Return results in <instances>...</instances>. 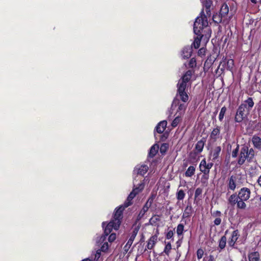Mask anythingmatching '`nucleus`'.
Here are the masks:
<instances>
[{
  "mask_svg": "<svg viewBox=\"0 0 261 261\" xmlns=\"http://www.w3.org/2000/svg\"><path fill=\"white\" fill-rule=\"evenodd\" d=\"M247 161V163H256L255 150L253 148L249 147L247 145H243L240 151L238 160V164L242 165Z\"/></svg>",
  "mask_w": 261,
  "mask_h": 261,
  "instance_id": "1",
  "label": "nucleus"
},
{
  "mask_svg": "<svg viewBox=\"0 0 261 261\" xmlns=\"http://www.w3.org/2000/svg\"><path fill=\"white\" fill-rule=\"evenodd\" d=\"M208 25L207 16L202 11L200 16L196 18L193 27L194 33L197 36L202 37L203 30Z\"/></svg>",
  "mask_w": 261,
  "mask_h": 261,
  "instance_id": "2",
  "label": "nucleus"
},
{
  "mask_svg": "<svg viewBox=\"0 0 261 261\" xmlns=\"http://www.w3.org/2000/svg\"><path fill=\"white\" fill-rule=\"evenodd\" d=\"M187 84L183 83V82L178 81L177 84V93L176 97L179 98L184 102H186L189 99V96L186 91L187 88Z\"/></svg>",
  "mask_w": 261,
  "mask_h": 261,
  "instance_id": "3",
  "label": "nucleus"
},
{
  "mask_svg": "<svg viewBox=\"0 0 261 261\" xmlns=\"http://www.w3.org/2000/svg\"><path fill=\"white\" fill-rule=\"evenodd\" d=\"M246 107L244 105H241L237 110L234 121L236 122L240 123L247 117L249 113L246 112Z\"/></svg>",
  "mask_w": 261,
  "mask_h": 261,
  "instance_id": "4",
  "label": "nucleus"
},
{
  "mask_svg": "<svg viewBox=\"0 0 261 261\" xmlns=\"http://www.w3.org/2000/svg\"><path fill=\"white\" fill-rule=\"evenodd\" d=\"M213 166V163L212 162L207 163L205 159L201 160L199 164L200 171L202 172L204 175L205 178L207 180L208 178V174L210 170Z\"/></svg>",
  "mask_w": 261,
  "mask_h": 261,
  "instance_id": "5",
  "label": "nucleus"
},
{
  "mask_svg": "<svg viewBox=\"0 0 261 261\" xmlns=\"http://www.w3.org/2000/svg\"><path fill=\"white\" fill-rule=\"evenodd\" d=\"M116 224L115 223L111 220L105 228V235L101 236L98 241H97V243L99 244L103 243L106 239V237L111 233L113 229L115 230L118 229L119 227L115 228Z\"/></svg>",
  "mask_w": 261,
  "mask_h": 261,
  "instance_id": "6",
  "label": "nucleus"
},
{
  "mask_svg": "<svg viewBox=\"0 0 261 261\" xmlns=\"http://www.w3.org/2000/svg\"><path fill=\"white\" fill-rule=\"evenodd\" d=\"M123 210L124 208L122 206L115 210L113 218L112 220V221L116 224L115 225V228L119 227L120 226L121 222V220L122 218V215Z\"/></svg>",
  "mask_w": 261,
  "mask_h": 261,
  "instance_id": "7",
  "label": "nucleus"
},
{
  "mask_svg": "<svg viewBox=\"0 0 261 261\" xmlns=\"http://www.w3.org/2000/svg\"><path fill=\"white\" fill-rule=\"evenodd\" d=\"M138 232V229L135 228L131 233V236L128 240L126 244L123 247L124 253H126L131 247L135 238H136Z\"/></svg>",
  "mask_w": 261,
  "mask_h": 261,
  "instance_id": "8",
  "label": "nucleus"
},
{
  "mask_svg": "<svg viewBox=\"0 0 261 261\" xmlns=\"http://www.w3.org/2000/svg\"><path fill=\"white\" fill-rule=\"evenodd\" d=\"M176 106H178V109L177 110V112L179 113V115L180 116L181 115H183L184 113L185 112V110L187 108V105L185 103V102L183 103H180L178 99L175 98L172 102L171 107L174 108V107H176Z\"/></svg>",
  "mask_w": 261,
  "mask_h": 261,
  "instance_id": "9",
  "label": "nucleus"
},
{
  "mask_svg": "<svg viewBox=\"0 0 261 261\" xmlns=\"http://www.w3.org/2000/svg\"><path fill=\"white\" fill-rule=\"evenodd\" d=\"M251 191L247 188H242L238 193L239 198L242 200H247L250 197Z\"/></svg>",
  "mask_w": 261,
  "mask_h": 261,
  "instance_id": "10",
  "label": "nucleus"
},
{
  "mask_svg": "<svg viewBox=\"0 0 261 261\" xmlns=\"http://www.w3.org/2000/svg\"><path fill=\"white\" fill-rule=\"evenodd\" d=\"M148 167L147 165H142L141 166H137L135 168L134 172L137 175L144 176V175L147 172Z\"/></svg>",
  "mask_w": 261,
  "mask_h": 261,
  "instance_id": "11",
  "label": "nucleus"
},
{
  "mask_svg": "<svg viewBox=\"0 0 261 261\" xmlns=\"http://www.w3.org/2000/svg\"><path fill=\"white\" fill-rule=\"evenodd\" d=\"M158 241V235L154 234L152 236H151L150 239H149L147 245V248L148 249H152L154 247V245Z\"/></svg>",
  "mask_w": 261,
  "mask_h": 261,
  "instance_id": "12",
  "label": "nucleus"
},
{
  "mask_svg": "<svg viewBox=\"0 0 261 261\" xmlns=\"http://www.w3.org/2000/svg\"><path fill=\"white\" fill-rule=\"evenodd\" d=\"M212 216L215 218L214 221V224L216 225H219L221 223V212L219 211H215L212 214Z\"/></svg>",
  "mask_w": 261,
  "mask_h": 261,
  "instance_id": "13",
  "label": "nucleus"
},
{
  "mask_svg": "<svg viewBox=\"0 0 261 261\" xmlns=\"http://www.w3.org/2000/svg\"><path fill=\"white\" fill-rule=\"evenodd\" d=\"M228 189L231 191H234L236 188V177L231 176L228 179Z\"/></svg>",
  "mask_w": 261,
  "mask_h": 261,
  "instance_id": "14",
  "label": "nucleus"
},
{
  "mask_svg": "<svg viewBox=\"0 0 261 261\" xmlns=\"http://www.w3.org/2000/svg\"><path fill=\"white\" fill-rule=\"evenodd\" d=\"M241 105H244L246 107L247 113H249L254 106V102L251 97H249L247 100H245Z\"/></svg>",
  "mask_w": 261,
  "mask_h": 261,
  "instance_id": "15",
  "label": "nucleus"
},
{
  "mask_svg": "<svg viewBox=\"0 0 261 261\" xmlns=\"http://www.w3.org/2000/svg\"><path fill=\"white\" fill-rule=\"evenodd\" d=\"M252 142L254 147L261 150V138L257 136H253L252 138Z\"/></svg>",
  "mask_w": 261,
  "mask_h": 261,
  "instance_id": "16",
  "label": "nucleus"
},
{
  "mask_svg": "<svg viewBox=\"0 0 261 261\" xmlns=\"http://www.w3.org/2000/svg\"><path fill=\"white\" fill-rule=\"evenodd\" d=\"M239 236V231L238 230H234L232 234L230 239L228 241L229 246H233L237 240H238Z\"/></svg>",
  "mask_w": 261,
  "mask_h": 261,
  "instance_id": "17",
  "label": "nucleus"
},
{
  "mask_svg": "<svg viewBox=\"0 0 261 261\" xmlns=\"http://www.w3.org/2000/svg\"><path fill=\"white\" fill-rule=\"evenodd\" d=\"M167 122L166 121L164 120L161 121L158 124V125L155 127L156 131L159 134L163 133V132L164 131L167 126Z\"/></svg>",
  "mask_w": 261,
  "mask_h": 261,
  "instance_id": "18",
  "label": "nucleus"
},
{
  "mask_svg": "<svg viewBox=\"0 0 261 261\" xmlns=\"http://www.w3.org/2000/svg\"><path fill=\"white\" fill-rule=\"evenodd\" d=\"M221 150V148L220 146H216L211 151V155L212 157V161H214L218 159Z\"/></svg>",
  "mask_w": 261,
  "mask_h": 261,
  "instance_id": "19",
  "label": "nucleus"
},
{
  "mask_svg": "<svg viewBox=\"0 0 261 261\" xmlns=\"http://www.w3.org/2000/svg\"><path fill=\"white\" fill-rule=\"evenodd\" d=\"M193 73V71L192 70H189L187 71L182 76V78L179 80V81L180 82H183V83H186L187 84V83L191 79Z\"/></svg>",
  "mask_w": 261,
  "mask_h": 261,
  "instance_id": "20",
  "label": "nucleus"
},
{
  "mask_svg": "<svg viewBox=\"0 0 261 261\" xmlns=\"http://www.w3.org/2000/svg\"><path fill=\"white\" fill-rule=\"evenodd\" d=\"M193 212V209L191 204L188 205L185 208L184 213L182 214V218H189L190 217Z\"/></svg>",
  "mask_w": 261,
  "mask_h": 261,
  "instance_id": "21",
  "label": "nucleus"
},
{
  "mask_svg": "<svg viewBox=\"0 0 261 261\" xmlns=\"http://www.w3.org/2000/svg\"><path fill=\"white\" fill-rule=\"evenodd\" d=\"M220 133V127L219 126H217V127L213 129L212 130L211 135H210V138L216 141L219 136Z\"/></svg>",
  "mask_w": 261,
  "mask_h": 261,
  "instance_id": "22",
  "label": "nucleus"
},
{
  "mask_svg": "<svg viewBox=\"0 0 261 261\" xmlns=\"http://www.w3.org/2000/svg\"><path fill=\"white\" fill-rule=\"evenodd\" d=\"M202 3L205 8L206 15H211V10L210 8L212 4V1L211 0H202Z\"/></svg>",
  "mask_w": 261,
  "mask_h": 261,
  "instance_id": "23",
  "label": "nucleus"
},
{
  "mask_svg": "<svg viewBox=\"0 0 261 261\" xmlns=\"http://www.w3.org/2000/svg\"><path fill=\"white\" fill-rule=\"evenodd\" d=\"M192 54V48L189 46L184 48L182 51V57L184 59L190 58Z\"/></svg>",
  "mask_w": 261,
  "mask_h": 261,
  "instance_id": "24",
  "label": "nucleus"
},
{
  "mask_svg": "<svg viewBox=\"0 0 261 261\" xmlns=\"http://www.w3.org/2000/svg\"><path fill=\"white\" fill-rule=\"evenodd\" d=\"M137 194H138V193L136 192L135 190H133L132 191V192L128 195L126 202L124 203V206L125 207L128 206L132 204L131 201L136 196Z\"/></svg>",
  "mask_w": 261,
  "mask_h": 261,
  "instance_id": "25",
  "label": "nucleus"
},
{
  "mask_svg": "<svg viewBox=\"0 0 261 261\" xmlns=\"http://www.w3.org/2000/svg\"><path fill=\"white\" fill-rule=\"evenodd\" d=\"M137 194H138V193L136 192L135 190H133L132 191V192L128 195L126 202L124 203V206L125 207L128 206L132 204L131 201L136 196Z\"/></svg>",
  "mask_w": 261,
  "mask_h": 261,
  "instance_id": "26",
  "label": "nucleus"
},
{
  "mask_svg": "<svg viewBox=\"0 0 261 261\" xmlns=\"http://www.w3.org/2000/svg\"><path fill=\"white\" fill-rule=\"evenodd\" d=\"M137 194H138V193L136 192L135 190H133L132 191V192L128 195L126 202L124 203V206L125 207L128 206L132 204L131 201L136 196Z\"/></svg>",
  "mask_w": 261,
  "mask_h": 261,
  "instance_id": "27",
  "label": "nucleus"
},
{
  "mask_svg": "<svg viewBox=\"0 0 261 261\" xmlns=\"http://www.w3.org/2000/svg\"><path fill=\"white\" fill-rule=\"evenodd\" d=\"M239 199L238 195H237L235 194H233L229 197L228 201L229 204L232 206H233L237 203Z\"/></svg>",
  "mask_w": 261,
  "mask_h": 261,
  "instance_id": "28",
  "label": "nucleus"
},
{
  "mask_svg": "<svg viewBox=\"0 0 261 261\" xmlns=\"http://www.w3.org/2000/svg\"><path fill=\"white\" fill-rule=\"evenodd\" d=\"M229 11V8L227 4H224L221 6L220 14V15L223 16V17H225L226 16V15L228 14Z\"/></svg>",
  "mask_w": 261,
  "mask_h": 261,
  "instance_id": "29",
  "label": "nucleus"
},
{
  "mask_svg": "<svg viewBox=\"0 0 261 261\" xmlns=\"http://www.w3.org/2000/svg\"><path fill=\"white\" fill-rule=\"evenodd\" d=\"M204 143L205 141L202 140L198 141L196 143L195 146V149L198 153H200L202 151Z\"/></svg>",
  "mask_w": 261,
  "mask_h": 261,
  "instance_id": "30",
  "label": "nucleus"
},
{
  "mask_svg": "<svg viewBox=\"0 0 261 261\" xmlns=\"http://www.w3.org/2000/svg\"><path fill=\"white\" fill-rule=\"evenodd\" d=\"M248 257L249 261H258L259 255L257 252H252L249 254Z\"/></svg>",
  "mask_w": 261,
  "mask_h": 261,
  "instance_id": "31",
  "label": "nucleus"
},
{
  "mask_svg": "<svg viewBox=\"0 0 261 261\" xmlns=\"http://www.w3.org/2000/svg\"><path fill=\"white\" fill-rule=\"evenodd\" d=\"M149 207V205H148V203L147 202L140 212L138 216V219H140L144 216L145 213L148 210Z\"/></svg>",
  "mask_w": 261,
  "mask_h": 261,
  "instance_id": "32",
  "label": "nucleus"
},
{
  "mask_svg": "<svg viewBox=\"0 0 261 261\" xmlns=\"http://www.w3.org/2000/svg\"><path fill=\"white\" fill-rule=\"evenodd\" d=\"M195 168L193 166H190L185 172V175L187 177H191L195 173Z\"/></svg>",
  "mask_w": 261,
  "mask_h": 261,
  "instance_id": "33",
  "label": "nucleus"
},
{
  "mask_svg": "<svg viewBox=\"0 0 261 261\" xmlns=\"http://www.w3.org/2000/svg\"><path fill=\"white\" fill-rule=\"evenodd\" d=\"M226 68L227 70H231L233 67L234 61L232 59L227 60L226 59Z\"/></svg>",
  "mask_w": 261,
  "mask_h": 261,
  "instance_id": "34",
  "label": "nucleus"
},
{
  "mask_svg": "<svg viewBox=\"0 0 261 261\" xmlns=\"http://www.w3.org/2000/svg\"><path fill=\"white\" fill-rule=\"evenodd\" d=\"M227 238L225 236H222L219 241V247L221 249H223L226 246Z\"/></svg>",
  "mask_w": 261,
  "mask_h": 261,
  "instance_id": "35",
  "label": "nucleus"
},
{
  "mask_svg": "<svg viewBox=\"0 0 261 261\" xmlns=\"http://www.w3.org/2000/svg\"><path fill=\"white\" fill-rule=\"evenodd\" d=\"M245 200H242L239 199L238 202L236 203L237 207L243 210L245 209V208L246 207V204L245 203Z\"/></svg>",
  "mask_w": 261,
  "mask_h": 261,
  "instance_id": "36",
  "label": "nucleus"
},
{
  "mask_svg": "<svg viewBox=\"0 0 261 261\" xmlns=\"http://www.w3.org/2000/svg\"><path fill=\"white\" fill-rule=\"evenodd\" d=\"M202 37L197 36V37L195 38L194 42L193 43V45L195 48H198L199 47Z\"/></svg>",
  "mask_w": 261,
  "mask_h": 261,
  "instance_id": "37",
  "label": "nucleus"
},
{
  "mask_svg": "<svg viewBox=\"0 0 261 261\" xmlns=\"http://www.w3.org/2000/svg\"><path fill=\"white\" fill-rule=\"evenodd\" d=\"M160 221V217L159 215H154L149 220V223L151 225H156L157 222Z\"/></svg>",
  "mask_w": 261,
  "mask_h": 261,
  "instance_id": "38",
  "label": "nucleus"
},
{
  "mask_svg": "<svg viewBox=\"0 0 261 261\" xmlns=\"http://www.w3.org/2000/svg\"><path fill=\"white\" fill-rule=\"evenodd\" d=\"M158 148L159 147L156 146L155 145H153L151 147L149 151V156L150 157H153L158 152Z\"/></svg>",
  "mask_w": 261,
  "mask_h": 261,
  "instance_id": "39",
  "label": "nucleus"
},
{
  "mask_svg": "<svg viewBox=\"0 0 261 261\" xmlns=\"http://www.w3.org/2000/svg\"><path fill=\"white\" fill-rule=\"evenodd\" d=\"M185 193L182 190H179L176 193V198L178 200H183L185 197Z\"/></svg>",
  "mask_w": 261,
  "mask_h": 261,
  "instance_id": "40",
  "label": "nucleus"
},
{
  "mask_svg": "<svg viewBox=\"0 0 261 261\" xmlns=\"http://www.w3.org/2000/svg\"><path fill=\"white\" fill-rule=\"evenodd\" d=\"M227 111V108L225 107H223L220 112L219 115V120L220 121H222V120L224 118L225 114Z\"/></svg>",
  "mask_w": 261,
  "mask_h": 261,
  "instance_id": "41",
  "label": "nucleus"
},
{
  "mask_svg": "<svg viewBox=\"0 0 261 261\" xmlns=\"http://www.w3.org/2000/svg\"><path fill=\"white\" fill-rule=\"evenodd\" d=\"M223 17L220 15V14L218 15L217 14L214 15L213 16V21L217 23H219L222 21V18Z\"/></svg>",
  "mask_w": 261,
  "mask_h": 261,
  "instance_id": "42",
  "label": "nucleus"
},
{
  "mask_svg": "<svg viewBox=\"0 0 261 261\" xmlns=\"http://www.w3.org/2000/svg\"><path fill=\"white\" fill-rule=\"evenodd\" d=\"M184 226L182 224H179L177 225L176 232L178 236L181 235L183 233Z\"/></svg>",
  "mask_w": 261,
  "mask_h": 261,
  "instance_id": "43",
  "label": "nucleus"
},
{
  "mask_svg": "<svg viewBox=\"0 0 261 261\" xmlns=\"http://www.w3.org/2000/svg\"><path fill=\"white\" fill-rule=\"evenodd\" d=\"M180 120H181L180 116L179 115L177 117H176L174 118V119L173 120V121L171 123L172 126L173 127H176L178 125L179 122L180 121Z\"/></svg>",
  "mask_w": 261,
  "mask_h": 261,
  "instance_id": "44",
  "label": "nucleus"
},
{
  "mask_svg": "<svg viewBox=\"0 0 261 261\" xmlns=\"http://www.w3.org/2000/svg\"><path fill=\"white\" fill-rule=\"evenodd\" d=\"M226 58H225V59L223 60V61L222 62H221V63L218 67V68L220 69L221 70V71H223L224 70L226 69Z\"/></svg>",
  "mask_w": 261,
  "mask_h": 261,
  "instance_id": "45",
  "label": "nucleus"
},
{
  "mask_svg": "<svg viewBox=\"0 0 261 261\" xmlns=\"http://www.w3.org/2000/svg\"><path fill=\"white\" fill-rule=\"evenodd\" d=\"M168 148V144L167 143H164L162 144L160 147V152L161 153H165Z\"/></svg>",
  "mask_w": 261,
  "mask_h": 261,
  "instance_id": "46",
  "label": "nucleus"
},
{
  "mask_svg": "<svg viewBox=\"0 0 261 261\" xmlns=\"http://www.w3.org/2000/svg\"><path fill=\"white\" fill-rule=\"evenodd\" d=\"M171 249V244L170 243H168L164 248V252L168 255Z\"/></svg>",
  "mask_w": 261,
  "mask_h": 261,
  "instance_id": "47",
  "label": "nucleus"
},
{
  "mask_svg": "<svg viewBox=\"0 0 261 261\" xmlns=\"http://www.w3.org/2000/svg\"><path fill=\"white\" fill-rule=\"evenodd\" d=\"M144 187V185L143 182H141L139 184V186L138 187H136V188H134L133 190L136 191V192L138 194L140 193Z\"/></svg>",
  "mask_w": 261,
  "mask_h": 261,
  "instance_id": "48",
  "label": "nucleus"
},
{
  "mask_svg": "<svg viewBox=\"0 0 261 261\" xmlns=\"http://www.w3.org/2000/svg\"><path fill=\"white\" fill-rule=\"evenodd\" d=\"M196 254H197V258L198 259H200L203 257V254H204V251L202 249L200 248L197 250Z\"/></svg>",
  "mask_w": 261,
  "mask_h": 261,
  "instance_id": "49",
  "label": "nucleus"
},
{
  "mask_svg": "<svg viewBox=\"0 0 261 261\" xmlns=\"http://www.w3.org/2000/svg\"><path fill=\"white\" fill-rule=\"evenodd\" d=\"M239 151V145H237L236 149H234L232 151V154H231L232 157L234 158H236L238 155Z\"/></svg>",
  "mask_w": 261,
  "mask_h": 261,
  "instance_id": "50",
  "label": "nucleus"
},
{
  "mask_svg": "<svg viewBox=\"0 0 261 261\" xmlns=\"http://www.w3.org/2000/svg\"><path fill=\"white\" fill-rule=\"evenodd\" d=\"M202 193V189L200 188H198L196 189L195 192V196L194 198L195 199H196L199 196L201 195Z\"/></svg>",
  "mask_w": 261,
  "mask_h": 261,
  "instance_id": "51",
  "label": "nucleus"
},
{
  "mask_svg": "<svg viewBox=\"0 0 261 261\" xmlns=\"http://www.w3.org/2000/svg\"><path fill=\"white\" fill-rule=\"evenodd\" d=\"M108 248H109L108 243L107 242H105L103 243V244L102 245V246L101 247L100 249H99V250H101V251L105 252L108 249Z\"/></svg>",
  "mask_w": 261,
  "mask_h": 261,
  "instance_id": "52",
  "label": "nucleus"
},
{
  "mask_svg": "<svg viewBox=\"0 0 261 261\" xmlns=\"http://www.w3.org/2000/svg\"><path fill=\"white\" fill-rule=\"evenodd\" d=\"M100 254H101V250H97L96 253L94 255V258L93 259V261H97L100 256Z\"/></svg>",
  "mask_w": 261,
  "mask_h": 261,
  "instance_id": "53",
  "label": "nucleus"
},
{
  "mask_svg": "<svg viewBox=\"0 0 261 261\" xmlns=\"http://www.w3.org/2000/svg\"><path fill=\"white\" fill-rule=\"evenodd\" d=\"M116 238V236L115 233H111L110 236L109 237L108 240L110 242H113L115 240Z\"/></svg>",
  "mask_w": 261,
  "mask_h": 261,
  "instance_id": "54",
  "label": "nucleus"
},
{
  "mask_svg": "<svg viewBox=\"0 0 261 261\" xmlns=\"http://www.w3.org/2000/svg\"><path fill=\"white\" fill-rule=\"evenodd\" d=\"M189 64L190 67H193L194 66H196V63L195 59L194 58H192L190 60Z\"/></svg>",
  "mask_w": 261,
  "mask_h": 261,
  "instance_id": "55",
  "label": "nucleus"
},
{
  "mask_svg": "<svg viewBox=\"0 0 261 261\" xmlns=\"http://www.w3.org/2000/svg\"><path fill=\"white\" fill-rule=\"evenodd\" d=\"M204 261H216L213 255H210L206 258L204 257L203 259Z\"/></svg>",
  "mask_w": 261,
  "mask_h": 261,
  "instance_id": "56",
  "label": "nucleus"
},
{
  "mask_svg": "<svg viewBox=\"0 0 261 261\" xmlns=\"http://www.w3.org/2000/svg\"><path fill=\"white\" fill-rule=\"evenodd\" d=\"M173 234H174V233L172 230L169 231L166 234V238L167 239H170L172 238L173 236Z\"/></svg>",
  "mask_w": 261,
  "mask_h": 261,
  "instance_id": "57",
  "label": "nucleus"
},
{
  "mask_svg": "<svg viewBox=\"0 0 261 261\" xmlns=\"http://www.w3.org/2000/svg\"><path fill=\"white\" fill-rule=\"evenodd\" d=\"M198 55H200V56H202V55H204V53H205V48H201L199 50H198Z\"/></svg>",
  "mask_w": 261,
  "mask_h": 261,
  "instance_id": "58",
  "label": "nucleus"
},
{
  "mask_svg": "<svg viewBox=\"0 0 261 261\" xmlns=\"http://www.w3.org/2000/svg\"><path fill=\"white\" fill-rule=\"evenodd\" d=\"M165 135H166L165 134H164L162 136L161 140L162 141H164L166 139L167 135H166V136Z\"/></svg>",
  "mask_w": 261,
  "mask_h": 261,
  "instance_id": "59",
  "label": "nucleus"
},
{
  "mask_svg": "<svg viewBox=\"0 0 261 261\" xmlns=\"http://www.w3.org/2000/svg\"><path fill=\"white\" fill-rule=\"evenodd\" d=\"M257 182L259 184V185L261 187V175L259 176L257 180Z\"/></svg>",
  "mask_w": 261,
  "mask_h": 261,
  "instance_id": "60",
  "label": "nucleus"
},
{
  "mask_svg": "<svg viewBox=\"0 0 261 261\" xmlns=\"http://www.w3.org/2000/svg\"><path fill=\"white\" fill-rule=\"evenodd\" d=\"M82 261H92V260H91L89 258H86V259H83Z\"/></svg>",
  "mask_w": 261,
  "mask_h": 261,
  "instance_id": "61",
  "label": "nucleus"
},
{
  "mask_svg": "<svg viewBox=\"0 0 261 261\" xmlns=\"http://www.w3.org/2000/svg\"><path fill=\"white\" fill-rule=\"evenodd\" d=\"M194 156V155H195V153H192V152H191L190 154V156L191 157H192V156Z\"/></svg>",
  "mask_w": 261,
  "mask_h": 261,
  "instance_id": "62",
  "label": "nucleus"
},
{
  "mask_svg": "<svg viewBox=\"0 0 261 261\" xmlns=\"http://www.w3.org/2000/svg\"><path fill=\"white\" fill-rule=\"evenodd\" d=\"M250 1L254 4H256L257 2L256 0H250Z\"/></svg>",
  "mask_w": 261,
  "mask_h": 261,
  "instance_id": "63",
  "label": "nucleus"
},
{
  "mask_svg": "<svg viewBox=\"0 0 261 261\" xmlns=\"http://www.w3.org/2000/svg\"><path fill=\"white\" fill-rule=\"evenodd\" d=\"M105 223H106L105 222H103L102 223V226H103V227H104Z\"/></svg>",
  "mask_w": 261,
  "mask_h": 261,
  "instance_id": "64",
  "label": "nucleus"
}]
</instances>
